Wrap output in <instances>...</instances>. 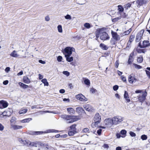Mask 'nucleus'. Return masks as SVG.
<instances>
[{
  "label": "nucleus",
  "mask_w": 150,
  "mask_h": 150,
  "mask_svg": "<svg viewBox=\"0 0 150 150\" xmlns=\"http://www.w3.org/2000/svg\"><path fill=\"white\" fill-rule=\"evenodd\" d=\"M61 132L54 129H48L45 131H31L28 134L30 135H39L49 133H58Z\"/></svg>",
  "instance_id": "f257e3e1"
},
{
  "label": "nucleus",
  "mask_w": 150,
  "mask_h": 150,
  "mask_svg": "<svg viewBox=\"0 0 150 150\" xmlns=\"http://www.w3.org/2000/svg\"><path fill=\"white\" fill-rule=\"evenodd\" d=\"M111 33L112 36V38L111 40V43L112 45H115L116 43V41H118L120 40V38L119 35L117 32L112 30Z\"/></svg>",
  "instance_id": "f03ea898"
},
{
  "label": "nucleus",
  "mask_w": 150,
  "mask_h": 150,
  "mask_svg": "<svg viewBox=\"0 0 150 150\" xmlns=\"http://www.w3.org/2000/svg\"><path fill=\"white\" fill-rule=\"evenodd\" d=\"M99 36L100 39L103 40H108L110 37L106 32H103L99 33Z\"/></svg>",
  "instance_id": "7ed1b4c3"
},
{
  "label": "nucleus",
  "mask_w": 150,
  "mask_h": 150,
  "mask_svg": "<svg viewBox=\"0 0 150 150\" xmlns=\"http://www.w3.org/2000/svg\"><path fill=\"white\" fill-rule=\"evenodd\" d=\"M113 125L118 124L123 121L122 118L121 117H115L112 118Z\"/></svg>",
  "instance_id": "20e7f679"
},
{
  "label": "nucleus",
  "mask_w": 150,
  "mask_h": 150,
  "mask_svg": "<svg viewBox=\"0 0 150 150\" xmlns=\"http://www.w3.org/2000/svg\"><path fill=\"white\" fill-rule=\"evenodd\" d=\"M144 32V30L142 29L137 34L136 37L135 41L136 42H139L141 39Z\"/></svg>",
  "instance_id": "39448f33"
},
{
  "label": "nucleus",
  "mask_w": 150,
  "mask_h": 150,
  "mask_svg": "<svg viewBox=\"0 0 150 150\" xmlns=\"http://www.w3.org/2000/svg\"><path fill=\"white\" fill-rule=\"evenodd\" d=\"M76 98L81 101H86L88 100L87 98L81 93L76 95Z\"/></svg>",
  "instance_id": "423d86ee"
},
{
  "label": "nucleus",
  "mask_w": 150,
  "mask_h": 150,
  "mask_svg": "<svg viewBox=\"0 0 150 150\" xmlns=\"http://www.w3.org/2000/svg\"><path fill=\"white\" fill-rule=\"evenodd\" d=\"M94 120L95 121V125H98L99 123L101 120V117L100 115L98 113H96L94 118Z\"/></svg>",
  "instance_id": "0eeeda50"
},
{
  "label": "nucleus",
  "mask_w": 150,
  "mask_h": 150,
  "mask_svg": "<svg viewBox=\"0 0 150 150\" xmlns=\"http://www.w3.org/2000/svg\"><path fill=\"white\" fill-rule=\"evenodd\" d=\"M107 29L106 28H103L97 30L95 32L96 36V39L97 40L99 37V33L103 32H105V31Z\"/></svg>",
  "instance_id": "6e6552de"
},
{
  "label": "nucleus",
  "mask_w": 150,
  "mask_h": 150,
  "mask_svg": "<svg viewBox=\"0 0 150 150\" xmlns=\"http://www.w3.org/2000/svg\"><path fill=\"white\" fill-rule=\"evenodd\" d=\"M81 119V118L79 116L72 115L71 120L67 121L68 123H70L79 120Z\"/></svg>",
  "instance_id": "1a4fd4ad"
},
{
  "label": "nucleus",
  "mask_w": 150,
  "mask_h": 150,
  "mask_svg": "<svg viewBox=\"0 0 150 150\" xmlns=\"http://www.w3.org/2000/svg\"><path fill=\"white\" fill-rule=\"evenodd\" d=\"M74 49L69 47H67L64 49L65 55H71Z\"/></svg>",
  "instance_id": "9d476101"
},
{
  "label": "nucleus",
  "mask_w": 150,
  "mask_h": 150,
  "mask_svg": "<svg viewBox=\"0 0 150 150\" xmlns=\"http://www.w3.org/2000/svg\"><path fill=\"white\" fill-rule=\"evenodd\" d=\"M8 105V103L4 100L0 101V108L3 109L7 108Z\"/></svg>",
  "instance_id": "9b49d317"
},
{
  "label": "nucleus",
  "mask_w": 150,
  "mask_h": 150,
  "mask_svg": "<svg viewBox=\"0 0 150 150\" xmlns=\"http://www.w3.org/2000/svg\"><path fill=\"white\" fill-rule=\"evenodd\" d=\"M104 122L105 125H106L110 126L113 125V123L112 122V119L110 118H109L105 119L104 121Z\"/></svg>",
  "instance_id": "f8f14e48"
},
{
  "label": "nucleus",
  "mask_w": 150,
  "mask_h": 150,
  "mask_svg": "<svg viewBox=\"0 0 150 150\" xmlns=\"http://www.w3.org/2000/svg\"><path fill=\"white\" fill-rule=\"evenodd\" d=\"M83 108L88 111L93 112L94 111L93 107L89 104H88L83 105Z\"/></svg>",
  "instance_id": "ddd939ff"
},
{
  "label": "nucleus",
  "mask_w": 150,
  "mask_h": 150,
  "mask_svg": "<svg viewBox=\"0 0 150 150\" xmlns=\"http://www.w3.org/2000/svg\"><path fill=\"white\" fill-rule=\"evenodd\" d=\"M72 115H67L66 114L62 115L61 116V117L67 120V121L71 120Z\"/></svg>",
  "instance_id": "4468645a"
},
{
  "label": "nucleus",
  "mask_w": 150,
  "mask_h": 150,
  "mask_svg": "<svg viewBox=\"0 0 150 150\" xmlns=\"http://www.w3.org/2000/svg\"><path fill=\"white\" fill-rule=\"evenodd\" d=\"M137 81V79L132 76H129L128 78V81L130 83H133Z\"/></svg>",
  "instance_id": "2eb2a0df"
},
{
  "label": "nucleus",
  "mask_w": 150,
  "mask_h": 150,
  "mask_svg": "<svg viewBox=\"0 0 150 150\" xmlns=\"http://www.w3.org/2000/svg\"><path fill=\"white\" fill-rule=\"evenodd\" d=\"M124 98L127 102L129 103L130 101V99L127 91H125L124 94Z\"/></svg>",
  "instance_id": "dca6fc26"
},
{
  "label": "nucleus",
  "mask_w": 150,
  "mask_h": 150,
  "mask_svg": "<svg viewBox=\"0 0 150 150\" xmlns=\"http://www.w3.org/2000/svg\"><path fill=\"white\" fill-rule=\"evenodd\" d=\"M41 143L40 142H30L29 145L32 146H35V147H39V146L40 145H41Z\"/></svg>",
  "instance_id": "f3484780"
},
{
  "label": "nucleus",
  "mask_w": 150,
  "mask_h": 150,
  "mask_svg": "<svg viewBox=\"0 0 150 150\" xmlns=\"http://www.w3.org/2000/svg\"><path fill=\"white\" fill-rule=\"evenodd\" d=\"M18 85L20 86V87L24 89H25L28 88H31V86H28L25 84H24L22 82H20L18 83Z\"/></svg>",
  "instance_id": "a211bd4d"
},
{
  "label": "nucleus",
  "mask_w": 150,
  "mask_h": 150,
  "mask_svg": "<svg viewBox=\"0 0 150 150\" xmlns=\"http://www.w3.org/2000/svg\"><path fill=\"white\" fill-rule=\"evenodd\" d=\"M76 111L79 114L86 113L83 109L81 107H77L76 108Z\"/></svg>",
  "instance_id": "6ab92c4d"
},
{
  "label": "nucleus",
  "mask_w": 150,
  "mask_h": 150,
  "mask_svg": "<svg viewBox=\"0 0 150 150\" xmlns=\"http://www.w3.org/2000/svg\"><path fill=\"white\" fill-rule=\"evenodd\" d=\"M146 2V0H137L136 1L137 6H140L144 4H145Z\"/></svg>",
  "instance_id": "aec40b11"
},
{
  "label": "nucleus",
  "mask_w": 150,
  "mask_h": 150,
  "mask_svg": "<svg viewBox=\"0 0 150 150\" xmlns=\"http://www.w3.org/2000/svg\"><path fill=\"white\" fill-rule=\"evenodd\" d=\"M77 133L78 132L76 130L71 129H69L68 132V134L70 136H73Z\"/></svg>",
  "instance_id": "412c9836"
},
{
  "label": "nucleus",
  "mask_w": 150,
  "mask_h": 150,
  "mask_svg": "<svg viewBox=\"0 0 150 150\" xmlns=\"http://www.w3.org/2000/svg\"><path fill=\"white\" fill-rule=\"evenodd\" d=\"M67 110L68 113L71 115L75 113V110L72 108H68L67 109Z\"/></svg>",
  "instance_id": "4be33fe9"
},
{
  "label": "nucleus",
  "mask_w": 150,
  "mask_h": 150,
  "mask_svg": "<svg viewBox=\"0 0 150 150\" xmlns=\"http://www.w3.org/2000/svg\"><path fill=\"white\" fill-rule=\"evenodd\" d=\"M10 55L12 57L17 58L19 56V54H18L17 51L15 50H13L10 54Z\"/></svg>",
  "instance_id": "5701e85b"
},
{
  "label": "nucleus",
  "mask_w": 150,
  "mask_h": 150,
  "mask_svg": "<svg viewBox=\"0 0 150 150\" xmlns=\"http://www.w3.org/2000/svg\"><path fill=\"white\" fill-rule=\"evenodd\" d=\"M23 81L24 83L28 84L30 82V81L27 76H24L23 78Z\"/></svg>",
  "instance_id": "b1692460"
},
{
  "label": "nucleus",
  "mask_w": 150,
  "mask_h": 150,
  "mask_svg": "<svg viewBox=\"0 0 150 150\" xmlns=\"http://www.w3.org/2000/svg\"><path fill=\"white\" fill-rule=\"evenodd\" d=\"M83 79L84 84L89 87L90 86V81L88 79L86 78H83Z\"/></svg>",
  "instance_id": "393cba45"
},
{
  "label": "nucleus",
  "mask_w": 150,
  "mask_h": 150,
  "mask_svg": "<svg viewBox=\"0 0 150 150\" xmlns=\"http://www.w3.org/2000/svg\"><path fill=\"white\" fill-rule=\"evenodd\" d=\"M11 126L13 128L14 130H17L21 129L23 127L22 126L18 125H13L11 124Z\"/></svg>",
  "instance_id": "a878e982"
},
{
  "label": "nucleus",
  "mask_w": 150,
  "mask_h": 150,
  "mask_svg": "<svg viewBox=\"0 0 150 150\" xmlns=\"http://www.w3.org/2000/svg\"><path fill=\"white\" fill-rule=\"evenodd\" d=\"M127 131L125 129H123L120 131V133L121 135V137L122 138L125 137L127 134Z\"/></svg>",
  "instance_id": "bb28decb"
},
{
  "label": "nucleus",
  "mask_w": 150,
  "mask_h": 150,
  "mask_svg": "<svg viewBox=\"0 0 150 150\" xmlns=\"http://www.w3.org/2000/svg\"><path fill=\"white\" fill-rule=\"evenodd\" d=\"M70 55H65L66 60L68 62H71L73 60L74 58L72 57H70Z\"/></svg>",
  "instance_id": "cd10ccee"
},
{
  "label": "nucleus",
  "mask_w": 150,
  "mask_h": 150,
  "mask_svg": "<svg viewBox=\"0 0 150 150\" xmlns=\"http://www.w3.org/2000/svg\"><path fill=\"white\" fill-rule=\"evenodd\" d=\"M149 42L147 40H144L143 42V47H146L149 45Z\"/></svg>",
  "instance_id": "c85d7f7f"
},
{
  "label": "nucleus",
  "mask_w": 150,
  "mask_h": 150,
  "mask_svg": "<svg viewBox=\"0 0 150 150\" xmlns=\"http://www.w3.org/2000/svg\"><path fill=\"white\" fill-rule=\"evenodd\" d=\"M100 47L103 50H107L108 48V47L103 43H101L100 45Z\"/></svg>",
  "instance_id": "c756f323"
},
{
  "label": "nucleus",
  "mask_w": 150,
  "mask_h": 150,
  "mask_svg": "<svg viewBox=\"0 0 150 150\" xmlns=\"http://www.w3.org/2000/svg\"><path fill=\"white\" fill-rule=\"evenodd\" d=\"M41 81L44 84V86H49V83L46 79L44 78L42 79Z\"/></svg>",
  "instance_id": "7c9ffc66"
},
{
  "label": "nucleus",
  "mask_w": 150,
  "mask_h": 150,
  "mask_svg": "<svg viewBox=\"0 0 150 150\" xmlns=\"http://www.w3.org/2000/svg\"><path fill=\"white\" fill-rule=\"evenodd\" d=\"M32 120V118H26L24 119L23 120H22L21 121V122L23 123H25V122H28L30 121L31 120Z\"/></svg>",
  "instance_id": "2f4dec72"
},
{
  "label": "nucleus",
  "mask_w": 150,
  "mask_h": 150,
  "mask_svg": "<svg viewBox=\"0 0 150 150\" xmlns=\"http://www.w3.org/2000/svg\"><path fill=\"white\" fill-rule=\"evenodd\" d=\"M135 36L134 35H131L129 37V40L128 41V44H131V42L133 41Z\"/></svg>",
  "instance_id": "473e14b6"
},
{
  "label": "nucleus",
  "mask_w": 150,
  "mask_h": 150,
  "mask_svg": "<svg viewBox=\"0 0 150 150\" xmlns=\"http://www.w3.org/2000/svg\"><path fill=\"white\" fill-rule=\"evenodd\" d=\"M18 141L22 144L25 145V144L27 142H29V140H23L22 139L19 138L18 139Z\"/></svg>",
  "instance_id": "72a5a7b5"
},
{
  "label": "nucleus",
  "mask_w": 150,
  "mask_h": 150,
  "mask_svg": "<svg viewBox=\"0 0 150 150\" xmlns=\"http://www.w3.org/2000/svg\"><path fill=\"white\" fill-rule=\"evenodd\" d=\"M76 125H77L76 124H74L72 125H71L70 126L69 129L76 130L77 129L76 128Z\"/></svg>",
  "instance_id": "f704fd0d"
},
{
  "label": "nucleus",
  "mask_w": 150,
  "mask_h": 150,
  "mask_svg": "<svg viewBox=\"0 0 150 150\" xmlns=\"http://www.w3.org/2000/svg\"><path fill=\"white\" fill-rule=\"evenodd\" d=\"M28 111L27 109H23L20 110L19 112V114H24L26 113Z\"/></svg>",
  "instance_id": "c9c22d12"
},
{
  "label": "nucleus",
  "mask_w": 150,
  "mask_h": 150,
  "mask_svg": "<svg viewBox=\"0 0 150 150\" xmlns=\"http://www.w3.org/2000/svg\"><path fill=\"white\" fill-rule=\"evenodd\" d=\"M143 60V57L142 56H140V57H138L137 62L139 63H141L142 62Z\"/></svg>",
  "instance_id": "e433bc0d"
},
{
  "label": "nucleus",
  "mask_w": 150,
  "mask_h": 150,
  "mask_svg": "<svg viewBox=\"0 0 150 150\" xmlns=\"http://www.w3.org/2000/svg\"><path fill=\"white\" fill-rule=\"evenodd\" d=\"M132 31V29L131 28H130L128 30H127V31H126L125 32H124L123 33V35H128L129 34V33L131 32Z\"/></svg>",
  "instance_id": "4c0bfd02"
},
{
  "label": "nucleus",
  "mask_w": 150,
  "mask_h": 150,
  "mask_svg": "<svg viewBox=\"0 0 150 150\" xmlns=\"http://www.w3.org/2000/svg\"><path fill=\"white\" fill-rule=\"evenodd\" d=\"M147 136L145 134H143L141 135V138L142 140H146L147 139Z\"/></svg>",
  "instance_id": "58836bf2"
},
{
  "label": "nucleus",
  "mask_w": 150,
  "mask_h": 150,
  "mask_svg": "<svg viewBox=\"0 0 150 150\" xmlns=\"http://www.w3.org/2000/svg\"><path fill=\"white\" fill-rule=\"evenodd\" d=\"M58 30L59 33H62V26L59 25L57 26Z\"/></svg>",
  "instance_id": "ea45409f"
},
{
  "label": "nucleus",
  "mask_w": 150,
  "mask_h": 150,
  "mask_svg": "<svg viewBox=\"0 0 150 150\" xmlns=\"http://www.w3.org/2000/svg\"><path fill=\"white\" fill-rule=\"evenodd\" d=\"M138 99L139 101L141 103H142L145 100V99L144 98L141 96L138 97Z\"/></svg>",
  "instance_id": "a19ab883"
},
{
  "label": "nucleus",
  "mask_w": 150,
  "mask_h": 150,
  "mask_svg": "<svg viewBox=\"0 0 150 150\" xmlns=\"http://www.w3.org/2000/svg\"><path fill=\"white\" fill-rule=\"evenodd\" d=\"M133 65H134L135 68L137 69H139L142 68V66L136 64H133Z\"/></svg>",
  "instance_id": "79ce46f5"
},
{
  "label": "nucleus",
  "mask_w": 150,
  "mask_h": 150,
  "mask_svg": "<svg viewBox=\"0 0 150 150\" xmlns=\"http://www.w3.org/2000/svg\"><path fill=\"white\" fill-rule=\"evenodd\" d=\"M129 134L132 137H135L136 136V134L134 132L132 131L129 132Z\"/></svg>",
  "instance_id": "37998d69"
},
{
  "label": "nucleus",
  "mask_w": 150,
  "mask_h": 150,
  "mask_svg": "<svg viewBox=\"0 0 150 150\" xmlns=\"http://www.w3.org/2000/svg\"><path fill=\"white\" fill-rule=\"evenodd\" d=\"M147 95V92L146 91H145L142 95L141 96L142 97L144 98L146 100V96Z\"/></svg>",
  "instance_id": "c03bdc74"
},
{
  "label": "nucleus",
  "mask_w": 150,
  "mask_h": 150,
  "mask_svg": "<svg viewBox=\"0 0 150 150\" xmlns=\"http://www.w3.org/2000/svg\"><path fill=\"white\" fill-rule=\"evenodd\" d=\"M118 10L120 12H122L124 10V8L121 5H118Z\"/></svg>",
  "instance_id": "a18cd8bd"
},
{
  "label": "nucleus",
  "mask_w": 150,
  "mask_h": 150,
  "mask_svg": "<svg viewBox=\"0 0 150 150\" xmlns=\"http://www.w3.org/2000/svg\"><path fill=\"white\" fill-rule=\"evenodd\" d=\"M119 88V86L117 85H115L113 87V89L114 91H117Z\"/></svg>",
  "instance_id": "49530a36"
},
{
  "label": "nucleus",
  "mask_w": 150,
  "mask_h": 150,
  "mask_svg": "<svg viewBox=\"0 0 150 150\" xmlns=\"http://www.w3.org/2000/svg\"><path fill=\"white\" fill-rule=\"evenodd\" d=\"M84 26L87 28H89L91 27L90 24L88 23H85L84 24Z\"/></svg>",
  "instance_id": "de8ad7c7"
},
{
  "label": "nucleus",
  "mask_w": 150,
  "mask_h": 150,
  "mask_svg": "<svg viewBox=\"0 0 150 150\" xmlns=\"http://www.w3.org/2000/svg\"><path fill=\"white\" fill-rule=\"evenodd\" d=\"M131 4L129 3H128L124 6V8L126 9H127L129 7L131 6Z\"/></svg>",
  "instance_id": "09e8293b"
},
{
  "label": "nucleus",
  "mask_w": 150,
  "mask_h": 150,
  "mask_svg": "<svg viewBox=\"0 0 150 150\" xmlns=\"http://www.w3.org/2000/svg\"><path fill=\"white\" fill-rule=\"evenodd\" d=\"M102 131V129H99L97 130V133L98 135L100 136L101 135Z\"/></svg>",
  "instance_id": "8fccbe9b"
},
{
  "label": "nucleus",
  "mask_w": 150,
  "mask_h": 150,
  "mask_svg": "<svg viewBox=\"0 0 150 150\" xmlns=\"http://www.w3.org/2000/svg\"><path fill=\"white\" fill-rule=\"evenodd\" d=\"M89 131V129L87 128H85L83 129L82 132L83 133H86Z\"/></svg>",
  "instance_id": "3c124183"
},
{
  "label": "nucleus",
  "mask_w": 150,
  "mask_h": 150,
  "mask_svg": "<svg viewBox=\"0 0 150 150\" xmlns=\"http://www.w3.org/2000/svg\"><path fill=\"white\" fill-rule=\"evenodd\" d=\"M64 17L66 19L71 20V16L69 14H67L66 16H65Z\"/></svg>",
  "instance_id": "603ef678"
},
{
  "label": "nucleus",
  "mask_w": 150,
  "mask_h": 150,
  "mask_svg": "<svg viewBox=\"0 0 150 150\" xmlns=\"http://www.w3.org/2000/svg\"><path fill=\"white\" fill-rule=\"evenodd\" d=\"M41 144L39 146H42L44 148H45V147H46L48 146V144H44L43 143H42V142H41Z\"/></svg>",
  "instance_id": "864d4df0"
},
{
  "label": "nucleus",
  "mask_w": 150,
  "mask_h": 150,
  "mask_svg": "<svg viewBox=\"0 0 150 150\" xmlns=\"http://www.w3.org/2000/svg\"><path fill=\"white\" fill-rule=\"evenodd\" d=\"M41 144L39 146H42L44 148H45V147H46L48 146V144H44L43 143H42V142H41Z\"/></svg>",
  "instance_id": "5fc2aeb1"
},
{
  "label": "nucleus",
  "mask_w": 150,
  "mask_h": 150,
  "mask_svg": "<svg viewBox=\"0 0 150 150\" xmlns=\"http://www.w3.org/2000/svg\"><path fill=\"white\" fill-rule=\"evenodd\" d=\"M133 59L132 58H130L129 57L128 63L129 64H132L133 62Z\"/></svg>",
  "instance_id": "6e6d98bb"
},
{
  "label": "nucleus",
  "mask_w": 150,
  "mask_h": 150,
  "mask_svg": "<svg viewBox=\"0 0 150 150\" xmlns=\"http://www.w3.org/2000/svg\"><path fill=\"white\" fill-rule=\"evenodd\" d=\"M121 80L124 82H126V78L124 76H121Z\"/></svg>",
  "instance_id": "4d7b16f0"
},
{
  "label": "nucleus",
  "mask_w": 150,
  "mask_h": 150,
  "mask_svg": "<svg viewBox=\"0 0 150 150\" xmlns=\"http://www.w3.org/2000/svg\"><path fill=\"white\" fill-rule=\"evenodd\" d=\"M62 57L60 56H59L57 58V60L59 62H60L62 61Z\"/></svg>",
  "instance_id": "13d9d810"
},
{
  "label": "nucleus",
  "mask_w": 150,
  "mask_h": 150,
  "mask_svg": "<svg viewBox=\"0 0 150 150\" xmlns=\"http://www.w3.org/2000/svg\"><path fill=\"white\" fill-rule=\"evenodd\" d=\"M52 147L51 146H50L48 145V146H47L44 148L45 150H51V149L52 148Z\"/></svg>",
  "instance_id": "bf43d9fd"
},
{
  "label": "nucleus",
  "mask_w": 150,
  "mask_h": 150,
  "mask_svg": "<svg viewBox=\"0 0 150 150\" xmlns=\"http://www.w3.org/2000/svg\"><path fill=\"white\" fill-rule=\"evenodd\" d=\"M90 91L92 93H94L97 91L96 90L93 88H91Z\"/></svg>",
  "instance_id": "052dcab7"
},
{
  "label": "nucleus",
  "mask_w": 150,
  "mask_h": 150,
  "mask_svg": "<svg viewBox=\"0 0 150 150\" xmlns=\"http://www.w3.org/2000/svg\"><path fill=\"white\" fill-rule=\"evenodd\" d=\"M137 51L138 53H144V51L143 50L139 49H137Z\"/></svg>",
  "instance_id": "680f3d73"
},
{
  "label": "nucleus",
  "mask_w": 150,
  "mask_h": 150,
  "mask_svg": "<svg viewBox=\"0 0 150 150\" xmlns=\"http://www.w3.org/2000/svg\"><path fill=\"white\" fill-rule=\"evenodd\" d=\"M120 133H117L116 134V136L117 138L119 139L121 137V135Z\"/></svg>",
  "instance_id": "e2e57ef3"
},
{
  "label": "nucleus",
  "mask_w": 150,
  "mask_h": 150,
  "mask_svg": "<svg viewBox=\"0 0 150 150\" xmlns=\"http://www.w3.org/2000/svg\"><path fill=\"white\" fill-rule=\"evenodd\" d=\"M59 92L60 93H64L65 92V90L64 89H62L59 90Z\"/></svg>",
  "instance_id": "0e129e2a"
},
{
  "label": "nucleus",
  "mask_w": 150,
  "mask_h": 150,
  "mask_svg": "<svg viewBox=\"0 0 150 150\" xmlns=\"http://www.w3.org/2000/svg\"><path fill=\"white\" fill-rule=\"evenodd\" d=\"M63 74L65 75H69L70 74L67 71H63Z\"/></svg>",
  "instance_id": "69168bd1"
},
{
  "label": "nucleus",
  "mask_w": 150,
  "mask_h": 150,
  "mask_svg": "<svg viewBox=\"0 0 150 150\" xmlns=\"http://www.w3.org/2000/svg\"><path fill=\"white\" fill-rule=\"evenodd\" d=\"M103 147L104 148L108 149L109 147V146L108 144H104L103 146Z\"/></svg>",
  "instance_id": "338daca9"
},
{
  "label": "nucleus",
  "mask_w": 150,
  "mask_h": 150,
  "mask_svg": "<svg viewBox=\"0 0 150 150\" xmlns=\"http://www.w3.org/2000/svg\"><path fill=\"white\" fill-rule=\"evenodd\" d=\"M45 20L46 21H48L50 20V18L49 16H46L45 18Z\"/></svg>",
  "instance_id": "774afa93"
}]
</instances>
